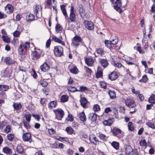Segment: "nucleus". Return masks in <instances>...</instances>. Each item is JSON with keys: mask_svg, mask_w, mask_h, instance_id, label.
<instances>
[{"mask_svg": "<svg viewBox=\"0 0 155 155\" xmlns=\"http://www.w3.org/2000/svg\"><path fill=\"white\" fill-rule=\"evenodd\" d=\"M76 11L74 9V7L71 5L70 10V14L69 19L68 22L71 23L74 22L76 21Z\"/></svg>", "mask_w": 155, "mask_h": 155, "instance_id": "nucleus-1", "label": "nucleus"}, {"mask_svg": "<svg viewBox=\"0 0 155 155\" xmlns=\"http://www.w3.org/2000/svg\"><path fill=\"white\" fill-rule=\"evenodd\" d=\"M63 48L61 46H55L54 49V53L57 57H61L63 55Z\"/></svg>", "mask_w": 155, "mask_h": 155, "instance_id": "nucleus-2", "label": "nucleus"}, {"mask_svg": "<svg viewBox=\"0 0 155 155\" xmlns=\"http://www.w3.org/2000/svg\"><path fill=\"white\" fill-rule=\"evenodd\" d=\"M56 114V117L58 120H61L64 116V112L61 109H58L54 110Z\"/></svg>", "mask_w": 155, "mask_h": 155, "instance_id": "nucleus-3", "label": "nucleus"}, {"mask_svg": "<svg viewBox=\"0 0 155 155\" xmlns=\"http://www.w3.org/2000/svg\"><path fill=\"white\" fill-rule=\"evenodd\" d=\"M83 24L85 27L88 30H92L94 29V25L92 21L84 20Z\"/></svg>", "mask_w": 155, "mask_h": 155, "instance_id": "nucleus-4", "label": "nucleus"}, {"mask_svg": "<svg viewBox=\"0 0 155 155\" xmlns=\"http://www.w3.org/2000/svg\"><path fill=\"white\" fill-rule=\"evenodd\" d=\"M72 41V44H73L74 46L78 47L80 45L79 43L81 42L82 39L80 36L77 35L73 38Z\"/></svg>", "mask_w": 155, "mask_h": 155, "instance_id": "nucleus-5", "label": "nucleus"}, {"mask_svg": "<svg viewBox=\"0 0 155 155\" xmlns=\"http://www.w3.org/2000/svg\"><path fill=\"white\" fill-rule=\"evenodd\" d=\"M125 103L127 106L131 108H134L136 106L134 100L132 99H127Z\"/></svg>", "mask_w": 155, "mask_h": 155, "instance_id": "nucleus-6", "label": "nucleus"}, {"mask_svg": "<svg viewBox=\"0 0 155 155\" xmlns=\"http://www.w3.org/2000/svg\"><path fill=\"white\" fill-rule=\"evenodd\" d=\"M31 137V134L29 132L24 133L22 137L23 140L24 141H29L30 143L32 141Z\"/></svg>", "mask_w": 155, "mask_h": 155, "instance_id": "nucleus-7", "label": "nucleus"}, {"mask_svg": "<svg viewBox=\"0 0 155 155\" xmlns=\"http://www.w3.org/2000/svg\"><path fill=\"white\" fill-rule=\"evenodd\" d=\"M121 1V0H116L115 2V5L114 6V8L120 13L122 12V9L121 8L122 6Z\"/></svg>", "mask_w": 155, "mask_h": 155, "instance_id": "nucleus-8", "label": "nucleus"}, {"mask_svg": "<svg viewBox=\"0 0 155 155\" xmlns=\"http://www.w3.org/2000/svg\"><path fill=\"white\" fill-rule=\"evenodd\" d=\"M111 132L114 136L121 138V136H120V134H121L122 131L120 129L114 127L112 130Z\"/></svg>", "mask_w": 155, "mask_h": 155, "instance_id": "nucleus-9", "label": "nucleus"}, {"mask_svg": "<svg viewBox=\"0 0 155 155\" xmlns=\"http://www.w3.org/2000/svg\"><path fill=\"white\" fill-rule=\"evenodd\" d=\"M4 62L8 66L11 65L15 63V61L10 57H6L4 59Z\"/></svg>", "mask_w": 155, "mask_h": 155, "instance_id": "nucleus-10", "label": "nucleus"}, {"mask_svg": "<svg viewBox=\"0 0 155 155\" xmlns=\"http://www.w3.org/2000/svg\"><path fill=\"white\" fill-rule=\"evenodd\" d=\"M79 12L80 15V16L82 18H83L85 16L86 13L85 10L81 4H80L79 5Z\"/></svg>", "mask_w": 155, "mask_h": 155, "instance_id": "nucleus-11", "label": "nucleus"}, {"mask_svg": "<svg viewBox=\"0 0 155 155\" xmlns=\"http://www.w3.org/2000/svg\"><path fill=\"white\" fill-rule=\"evenodd\" d=\"M90 141L94 145L99 144V141L97 138L94 135H91L89 137Z\"/></svg>", "mask_w": 155, "mask_h": 155, "instance_id": "nucleus-12", "label": "nucleus"}, {"mask_svg": "<svg viewBox=\"0 0 155 155\" xmlns=\"http://www.w3.org/2000/svg\"><path fill=\"white\" fill-rule=\"evenodd\" d=\"M5 11L7 14H11L13 11V8L12 5L8 4L5 7Z\"/></svg>", "mask_w": 155, "mask_h": 155, "instance_id": "nucleus-13", "label": "nucleus"}, {"mask_svg": "<svg viewBox=\"0 0 155 155\" xmlns=\"http://www.w3.org/2000/svg\"><path fill=\"white\" fill-rule=\"evenodd\" d=\"M40 68L42 71L46 72L49 70L50 67L47 63L45 62L40 66Z\"/></svg>", "mask_w": 155, "mask_h": 155, "instance_id": "nucleus-14", "label": "nucleus"}, {"mask_svg": "<svg viewBox=\"0 0 155 155\" xmlns=\"http://www.w3.org/2000/svg\"><path fill=\"white\" fill-rule=\"evenodd\" d=\"M85 61L88 66H92L93 65L94 61L91 58L87 57L84 59Z\"/></svg>", "mask_w": 155, "mask_h": 155, "instance_id": "nucleus-15", "label": "nucleus"}, {"mask_svg": "<svg viewBox=\"0 0 155 155\" xmlns=\"http://www.w3.org/2000/svg\"><path fill=\"white\" fill-rule=\"evenodd\" d=\"M17 153L20 154H22L24 153V149L23 146L20 144H18L16 150Z\"/></svg>", "mask_w": 155, "mask_h": 155, "instance_id": "nucleus-16", "label": "nucleus"}, {"mask_svg": "<svg viewBox=\"0 0 155 155\" xmlns=\"http://www.w3.org/2000/svg\"><path fill=\"white\" fill-rule=\"evenodd\" d=\"M125 152L127 155H134L133 149L130 146H129L127 147Z\"/></svg>", "mask_w": 155, "mask_h": 155, "instance_id": "nucleus-17", "label": "nucleus"}, {"mask_svg": "<svg viewBox=\"0 0 155 155\" xmlns=\"http://www.w3.org/2000/svg\"><path fill=\"white\" fill-rule=\"evenodd\" d=\"M114 119L110 118L108 120H105L103 121V124L105 126H110L114 123Z\"/></svg>", "mask_w": 155, "mask_h": 155, "instance_id": "nucleus-18", "label": "nucleus"}, {"mask_svg": "<svg viewBox=\"0 0 155 155\" xmlns=\"http://www.w3.org/2000/svg\"><path fill=\"white\" fill-rule=\"evenodd\" d=\"M109 78L112 81L116 79L118 77V76L115 71H113L109 75Z\"/></svg>", "mask_w": 155, "mask_h": 155, "instance_id": "nucleus-19", "label": "nucleus"}, {"mask_svg": "<svg viewBox=\"0 0 155 155\" xmlns=\"http://www.w3.org/2000/svg\"><path fill=\"white\" fill-rule=\"evenodd\" d=\"M80 102L81 105L84 108L87 106V101L85 97H81Z\"/></svg>", "mask_w": 155, "mask_h": 155, "instance_id": "nucleus-20", "label": "nucleus"}, {"mask_svg": "<svg viewBox=\"0 0 155 155\" xmlns=\"http://www.w3.org/2000/svg\"><path fill=\"white\" fill-rule=\"evenodd\" d=\"M12 106L15 110H20L21 108L22 105L20 103H14Z\"/></svg>", "mask_w": 155, "mask_h": 155, "instance_id": "nucleus-21", "label": "nucleus"}, {"mask_svg": "<svg viewBox=\"0 0 155 155\" xmlns=\"http://www.w3.org/2000/svg\"><path fill=\"white\" fill-rule=\"evenodd\" d=\"M26 19L27 21L30 22L35 20V16L31 14L27 15L26 16Z\"/></svg>", "mask_w": 155, "mask_h": 155, "instance_id": "nucleus-22", "label": "nucleus"}, {"mask_svg": "<svg viewBox=\"0 0 155 155\" xmlns=\"http://www.w3.org/2000/svg\"><path fill=\"white\" fill-rule=\"evenodd\" d=\"M100 60V63L104 68H106L108 65V62L106 59H101Z\"/></svg>", "mask_w": 155, "mask_h": 155, "instance_id": "nucleus-23", "label": "nucleus"}, {"mask_svg": "<svg viewBox=\"0 0 155 155\" xmlns=\"http://www.w3.org/2000/svg\"><path fill=\"white\" fill-rule=\"evenodd\" d=\"M97 115L94 113H91L89 114V118L92 121H95L97 119Z\"/></svg>", "mask_w": 155, "mask_h": 155, "instance_id": "nucleus-24", "label": "nucleus"}, {"mask_svg": "<svg viewBox=\"0 0 155 155\" xmlns=\"http://www.w3.org/2000/svg\"><path fill=\"white\" fill-rule=\"evenodd\" d=\"M52 40L55 42L61 44L64 46L65 45V43L63 41L61 40L59 38H58L55 36H54L52 37Z\"/></svg>", "mask_w": 155, "mask_h": 155, "instance_id": "nucleus-25", "label": "nucleus"}, {"mask_svg": "<svg viewBox=\"0 0 155 155\" xmlns=\"http://www.w3.org/2000/svg\"><path fill=\"white\" fill-rule=\"evenodd\" d=\"M79 117L81 120L84 122L86 120V117L85 115L84 112V111L80 113L79 114Z\"/></svg>", "mask_w": 155, "mask_h": 155, "instance_id": "nucleus-26", "label": "nucleus"}, {"mask_svg": "<svg viewBox=\"0 0 155 155\" xmlns=\"http://www.w3.org/2000/svg\"><path fill=\"white\" fill-rule=\"evenodd\" d=\"M57 104V102L56 101H51L48 104V107L50 109H51L53 107L55 108L56 107Z\"/></svg>", "mask_w": 155, "mask_h": 155, "instance_id": "nucleus-27", "label": "nucleus"}, {"mask_svg": "<svg viewBox=\"0 0 155 155\" xmlns=\"http://www.w3.org/2000/svg\"><path fill=\"white\" fill-rule=\"evenodd\" d=\"M3 151L5 153L11 155L12 153V150L8 147H6L3 148Z\"/></svg>", "mask_w": 155, "mask_h": 155, "instance_id": "nucleus-28", "label": "nucleus"}, {"mask_svg": "<svg viewBox=\"0 0 155 155\" xmlns=\"http://www.w3.org/2000/svg\"><path fill=\"white\" fill-rule=\"evenodd\" d=\"M9 89V87L8 85H0V91H7Z\"/></svg>", "mask_w": 155, "mask_h": 155, "instance_id": "nucleus-29", "label": "nucleus"}, {"mask_svg": "<svg viewBox=\"0 0 155 155\" xmlns=\"http://www.w3.org/2000/svg\"><path fill=\"white\" fill-rule=\"evenodd\" d=\"M84 68L86 70V72L87 74V75L88 77H91L93 71L91 69L88 67L84 66Z\"/></svg>", "mask_w": 155, "mask_h": 155, "instance_id": "nucleus-30", "label": "nucleus"}, {"mask_svg": "<svg viewBox=\"0 0 155 155\" xmlns=\"http://www.w3.org/2000/svg\"><path fill=\"white\" fill-rule=\"evenodd\" d=\"M40 9V6L37 4H36L34 7V14L37 17H38V10Z\"/></svg>", "mask_w": 155, "mask_h": 155, "instance_id": "nucleus-31", "label": "nucleus"}, {"mask_svg": "<svg viewBox=\"0 0 155 155\" xmlns=\"http://www.w3.org/2000/svg\"><path fill=\"white\" fill-rule=\"evenodd\" d=\"M78 91L85 92L86 91H90V89L84 86H81L80 87L79 89L78 90Z\"/></svg>", "mask_w": 155, "mask_h": 155, "instance_id": "nucleus-32", "label": "nucleus"}, {"mask_svg": "<svg viewBox=\"0 0 155 155\" xmlns=\"http://www.w3.org/2000/svg\"><path fill=\"white\" fill-rule=\"evenodd\" d=\"M102 70L101 69H98L96 74V77L97 78L102 77Z\"/></svg>", "mask_w": 155, "mask_h": 155, "instance_id": "nucleus-33", "label": "nucleus"}, {"mask_svg": "<svg viewBox=\"0 0 155 155\" xmlns=\"http://www.w3.org/2000/svg\"><path fill=\"white\" fill-rule=\"evenodd\" d=\"M68 97L67 95H63L61 96L60 101L61 102H65L68 101Z\"/></svg>", "mask_w": 155, "mask_h": 155, "instance_id": "nucleus-34", "label": "nucleus"}, {"mask_svg": "<svg viewBox=\"0 0 155 155\" xmlns=\"http://www.w3.org/2000/svg\"><path fill=\"white\" fill-rule=\"evenodd\" d=\"M108 94L111 99H113L116 97V94L113 91L109 90Z\"/></svg>", "mask_w": 155, "mask_h": 155, "instance_id": "nucleus-35", "label": "nucleus"}, {"mask_svg": "<svg viewBox=\"0 0 155 155\" xmlns=\"http://www.w3.org/2000/svg\"><path fill=\"white\" fill-rule=\"evenodd\" d=\"M30 43L28 42H26L24 44H23V48L25 50V51H26L30 48Z\"/></svg>", "mask_w": 155, "mask_h": 155, "instance_id": "nucleus-36", "label": "nucleus"}, {"mask_svg": "<svg viewBox=\"0 0 155 155\" xmlns=\"http://www.w3.org/2000/svg\"><path fill=\"white\" fill-rule=\"evenodd\" d=\"M33 58L35 59H38L40 57V54L36 51H33L31 54Z\"/></svg>", "mask_w": 155, "mask_h": 155, "instance_id": "nucleus-37", "label": "nucleus"}, {"mask_svg": "<svg viewBox=\"0 0 155 155\" xmlns=\"http://www.w3.org/2000/svg\"><path fill=\"white\" fill-rule=\"evenodd\" d=\"M111 145L116 150L119 148V143L116 141H113L111 143Z\"/></svg>", "mask_w": 155, "mask_h": 155, "instance_id": "nucleus-38", "label": "nucleus"}, {"mask_svg": "<svg viewBox=\"0 0 155 155\" xmlns=\"http://www.w3.org/2000/svg\"><path fill=\"white\" fill-rule=\"evenodd\" d=\"M149 101L150 103L154 104L155 103V95L153 94L149 99Z\"/></svg>", "mask_w": 155, "mask_h": 155, "instance_id": "nucleus-39", "label": "nucleus"}, {"mask_svg": "<svg viewBox=\"0 0 155 155\" xmlns=\"http://www.w3.org/2000/svg\"><path fill=\"white\" fill-rule=\"evenodd\" d=\"M24 49L23 47V43L21 44L18 49V53L20 55H21L23 53V52L24 51Z\"/></svg>", "mask_w": 155, "mask_h": 155, "instance_id": "nucleus-40", "label": "nucleus"}, {"mask_svg": "<svg viewBox=\"0 0 155 155\" xmlns=\"http://www.w3.org/2000/svg\"><path fill=\"white\" fill-rule=\"evenodd\" d=\"M128 130L131 131H132L134 130V125L131 122H130L128 123Z\"/></svg>", "mask_w": 155, "mask_h": 155, "instance_id": "nucleus-41", "label": "nucleus"}, {"mask_svg": "<svg viewBox=\"0 0 155 155\" xmlns=\"http://www.w3.org/2000/svg\"><path fill=\"white\" fill-rule=\"evenodd\" d=\"M68 89L69 91L73 92L78 91V90L74 87H68Z\"/></svg>", "mask_w": 155, "mask_h": 155, "instance_id": "nucleus-42", "label": "nucleus"}, {"mask_svg": "<svg viewBox=\"0 0 155 155\" xmlns=\"http://www.w3.org/2000/svg\"><path fill=\"white\" fill-rule=\"evenodd\" d=\"M65 130L69 134H72L74 132L73 129L70 127H67L66 128Z\"/></svg>", "mask_w": 155, "mask_h": 155, "instance_id": "nucleus-43", "label": "nucleus"}, {"mask_svg": "<svg viewBox=\"0 0 155 155\" xmlns=\"http://www.w3.org/2000/svg\"><path fill=\"white\" fill-rule=\"evenodd\" d=\"M111 41H109L106 40H105L104 43L106 47H107V48H110L111 47Z\"/></svg>", "mask_w": 155, "mask_h": 155, "instance_id": "nucleus-44", "label": "nucleus"}, {"mask_svg": "<svg viewBox=\"0 0 155 155\" xmlns=\"http://www.w3.org/2000/svg\"><path fill=\"white\" fill-rule=\"evenodd\" d=\"M140 145L141 147H145V148H146L147 143L145 140L143 139L142 141H140Z\"/></svg>", "mask_w": 155, "mask_h": 155, "instance_id": "nucleus-45", "label": "nucleus"}, {"mask_svg": "<svg viewBox=\"0 0 155 155\" xmlns=\"http://www.w3.org/2000/svg\"><path fill=\"white\" fill-rule=\"evenodd\" d=\"M148 79L147 76L146 75H145L143 76L142 79L140 80L139 81L146 83L148 81Z\"/></svg>", "mask_w": 155, "mask_h": 155, "instance_id": "nucleus-46", "label": "nucleus"}, {"mask_svg": "<svg viewBox=\"0 0 155 155\" xmlns=\"http://www.w3.org/2000/svg\"><path fill=\"white\" fill-rule=\"evenodd\" d=\"M2 38H3V41L5 42L8 43L10 42V40L8 37L5 35H2Z\"/></svg>", "mask_w": 155, "mask_h": 155, "instance_id": "nucleus-47", "label": "nucleus"}, {"mask_svg": "<svg viewBox=\"0 0 155 155\" xmlns=\"http://www.w3.org/2000/svg\"><path fill=\"white\" fill-rule=\"evenodd\" d=\"M113 65L115 67H117L118 68H120L122 66V64L120 63H119L116 61H114L112 63Z\"/></svg>", "mask_w": 155, "mask_h": 155, "instance_id": "nucleus-48", "label": "nucleus"}, {"mask_svg": "<svg viewBox=\"0 0 155 155\" xmlns=\"http://www.w3.org/2000/svg\"><path fill=\"white\" fill-rule=\"evenodd\" d=\"M70 71L73 74H77L78 72V69L76 67H75L71 69Z\"/></svg>", "mask_w": 155, "mask_h": 155, "instance_id": "nucleus-49", "label": "nucleus"}, {"mask_svg": "<svg viewBox=\"0 0 155 155\" xmlns=\"http://www.w3.org/2000/svg\"><path fill=\"white\" fill-rule=\"evenodd\" d=\"M111 41V44L114 45L117 44L118 42V38L117 36H115L114 38V39H113L112 41Z\"/></svg>", "mask_w": 155, "mask_h": 155, "instance_id": "nucleus-50", "label": "nucleus"}, {"mask_svg": "<svg viewBox=\"0 0 155 155\" xmlns=\"http://www.w3.org/2000/svg\"><path fill=\"white\" fill-rule=\"evenodd\" d=\"M14 137V135L12 134H9L7 136V139L10 141H13Z\"/></svg>", "mask_w": 155, "mask_h": 155, "instance_id": "nucleus-51", "label": "nucleus"}, {"mask_svg": "<svg viewBox=\"0 0 155 155\" xmlns=\"http://www.w3.org/2000/svg\"><path fill=\"white\" fill-rule=\"evenodd\" d=\"M55 29L57 31H61L63 28L59 24H58L55 26Z\"/></svg>", "mask_w": 155, "mask_h": 155, "instance_id": "nucleus-52", "label": "nucleus"}, {"mask_svg": "<svg viewBox=\"0 0 155 155\" xmlns=\"http://www.w3.org/2000/svg\"><path fill=\"white\" fill-rule=\"evenodd\" d=\"M94 110L95 111H98L100 110V106L97 104H95L93 107Z\"/></svg>", "mask_w": 155, "mask_h": 155, "instance_id": "nucleus-53", "label": "nucleus"}, {"mask_svg": "<svg viewBox=\"0 0 155 155\" xmlns=\"http://www.w3.org/2000/svg\"><path fill=\"white\" fill-rule=\"evenodd\" d=\"M38 84L41 85L43 87H45L47 86L48 83L44 81H40L39 82Z\"/></svg>", "mask_w": 155, "mask_h": 155, "instance_id": "nucleus-54", "label": "nucleus"}, {"mask_svg": "<svg viewBox=\"0 0 155 155\" xmlns=\"http://www.w3.org/2000/svg\"><path fill=\"white\" fill-rule=\"evenodd\" d=\"M97 53L99 54L102 55L104 54V51L102 48H98L96 50Z\"/></svg>", "mask_w": 155, "mask_h": 155, "instance_id": "nucleus-55", "label": "nucleus"}, {"mask_svg": "<svg viewBox=\"0 0 155 155\" xmlns=\"http://www.w3.org/2000/svg\"><path fill=\"white\" fill-rule=\"evenodd\" d=\"M47 100L46 98H41V99L40 100V103L41 104L44 106V105H45L46 103V101Z\"/></svg>", "mask_w": 155, "mask_h": 155, "instance_id": "nucleus-56", "label": "nucleus"}, {"mask_svg": "<svg viewBox=\"0 0 155 155\" xmlns=\"http://www.w3.org/2000/svg\"><path fill=\"white\" fill-rule=\"evenodd\" d=\"M0 96L3 99H6L7 98V95L6 93L4 91H1L0 92Z\"/></svg>", "mask_w": 155, "mask_h": 155, "instance_id": "nucleus-57", "label": "nucleus"}, {"mask_svg": "<svg viewBox=\"0 0 155 155\" xmlns=\"http://www.w3.org/2000/svg\"><path fill=\"white\" fill-rule=\"evenodd\" d=\"M26 120L28 122H30L31 120V115L30 114H27L25 115Z\"/></svg>", "mask_w": 155, "mask_h": 155, "instance_id": "nucleus-58", "label": "nucleus"}, {"mask_svg": "<svg viewBox=\"0 0 155 155\" xmlns=\"http://www.w3.org/2000/svg\"><path fill=\"white\" fill-rule=\"evenodd\" d=\"M99 137L100 139L104 141L106 139V137L105 135L102 134H100L99 135Z\"/></svg>", "mask_w": 155, "mask_h": 155, "instance_id": "nucleus-59", "label": "nucleus"}, {"mask_svg": "<svg viewBox=\"0 0 155 155\" xmlns=\"http://www.w3.org/2000/svg\"><path fill=\"white\" fill-rule=\"evenodd\" d=\"M146 124L150 127L153 129H154L155 126L154 124H152L151 122H148L146 123Z\"/></svg>", "mask_w": 155, "mask_h": 155, "instance_id": "nucleus-60", "label": "nucleus"}, {"mask_svg": "<svg viewBox=\"0 0 155 155\" xmlns=\"http://www.w3.org/2000/svg\"><path fill=\"white\" fill-rule=\"evenodd\" d=\"M10 130L11 127L9 125H8L5 128L4 131L5 133H8L10 132Z\"/></svg>", "mask_w": 155, "mask_h": 155, "instance_id": "nucleus-61", "label": "nucleus"}, {"mask_svg": "<svg viewBox=\"0 0 155 155\" xmlns=\"http://www.w3.org/2000/svg\"><path fill=\"white\" fill-rule=\"evenodd\" d=\"M100 85L101 87L105 89L106 88V83L104 81H101L100 82Z\"/></svg>", "mask_w": 155, "mask_h": 155, "instance_id": "nucleus-62", "label": "nucleus"}, {"mask_svg": "<svg viewBox=\"0 0 155 155\" xmlns=\"http://www.w3.org/2000/svg\"><path fill=\"white\" fill-rule=\"evenodd\" d=\"M62 12L63 13V14L64 15V16L65 18V19L67 20L68 19V17L67 15V12L66 9H65L64 10H62Z\"/></svg>", "mask_w": 155, "mask_h": 155, "instance_id": "nucleus-63", "label": "nucleus"}, {"mask_svg": "<svg viewBox=\"0 0 155 155\" xmlns=\"http://www.w3.org/2000/svg\"><path fill=\"white\" fill-rule=\"evenodd\" d=\"M20 34V32L18 31H15L13 33V35L15 37H18Z\"/></svg>", "mask_w": 155, "mask_h": 155, "instance_id": "nucleus-64", "label": "nucleus"}]
</instances>
